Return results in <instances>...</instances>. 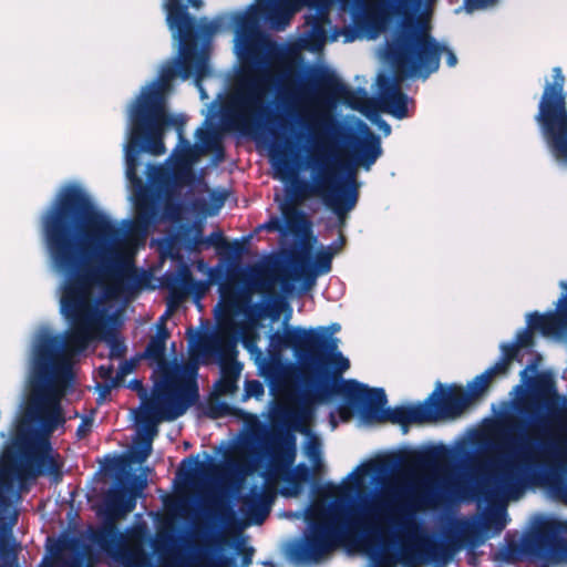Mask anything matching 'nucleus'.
I'll return each instance as SVG.
<instances>
[{
  "mask_svg": "<svg viewBox=\"0 0 567 567\" xmlns=\"http://www.w3.org/2000/svg\"><path fill=\"white\" fill-rule=\"evenodd\" d=\"M41 228L53 267L66 277L60 309L70 330L63 338L43 334L34 347L13 445L0 454V532H12L18 522L21 485L40 476L53 484L63 480L64 461L50 436L65 422L61 400L74 379L66 357L87 348L101 321L92 287L110 282L132 291L143 284L135 266L110 246L118 227L81 186L70 184L58 193L41 217Z\"/></svg>",
  "mask_w": 567,
  "mask_h": 567,
  "instance_id": "1",
  "label": "nucleus"
},
{
  "mask_svg": "<svg viewBox=\"0 0 567 567\" xmlns=\"http://www.w3.org/2000/svg\"><path fill=\"white\" fill-rule=\"evenodd\" d=\"M287 540L281 551L296 566L317 564L336 549L362 555L374 564L401 561L406 566L426 563L430 534H301Z\"/></svg>",
  "mask_w": 567,
  "mask_h": 567,
  "instance_id": "2",
  "label": "nucleus"
},
{
  "mask_svg": "<svg viewBox=\"0 0 567 567\" xmlns=\"http://www.w3.org/2000/svg\"><path fill=\"white\" fill-rule=\"evenodd\" d=\"M350 147L353 165L333 159L323 144H316L308 156L307 165L316 173L313 183H303L300 195L303 198L320 195L326 205L338 216L343 226L349 212L359 199V184L355 167L370 171L382 155L380 136L363 124V136L351 134L346 140Z\"/></svg>",
  "mask_w": 567,
  "mask_h": 567,
  "instance_id": "3",
  "label": "nucleus"
},
{
  "mask_svg": "<svg viewBox=\"0 0 567 567\" xmlns=\"http://www.w3.org/2000/svg\"><path fill=\"white\" fill-rule=\"evenodd\" d=\"M165 10L166 23L174 38L179 41V55L162 66L158 78L142 90L132 109L166 103V95L176 76L182 80L194 76L195 84L204 96L200 83L210 73L209 52L205 45L209 44L213 35L220 29V23L206 18L197 20L187 12V7L181 0H167Z\"/></svg>",
  "mask_w": 567,
  "mask_h": 567,
  "instance_id": "4",
  "label": "nucleus"
},
{
  "mask_svg": "<svg viewBox=\"0 0 567 567\" xmlns=\"http://www.w3.org/2000/svg\"><path fill=\"white\" fill-rule=\"evenodd\" d=\"M441 498L439 485L431 480L416 484L384 485L383 491L372 499H364L351 506L343 515L342 526H309L302 532H487L475 527L463 517L462 527L429 529L421 525L402 528H383V524L421 508L436 506Z\"/></svg>",
  "mask_w": 567,
  "mask_h": 567,
  "instance_id": "5",
  "label": "nucleus"
},
{
  "mask_svg": "<svg viewBox=\"0 0 567 567\" xmlns=\"http://www.w3.org/2000/svg\"><path fill=\"white\" fill-rule=\"evenodd\" d=\"M240 56L249 65H245L235 79L221 113L223 124L241 135H252L275 124L286 127L285 118L274 112L268 101L274 79L261 70L265 58L260 48L254 40L245 39Z\"/></svg>",
  "mask_w": 567,
  "mask_h": 567,
  "instance_id": "6",
  "label": "nucleus"
},
{
  "mask_svg": "<svg viewBox=\"0 0 567 567\" xmlns=\"http://www.w3.org/2000/svg\"><path fill=\"white\" fill-rule=\"evenodd\" d=\"M312 372L306 373L303 384L306 392L302 395L287 393L282 400L272 402L270 421L286 431L282 442L288 450L290 460L295 456L296 440L291 432L309 433V422L313 415V404L328 400L319 399V392L324 385L332 386L342 383V373L350 368V361L341 352L332 353L326 363L311 367Z\"/></svg>",
  "mask_w": 567,
  "mask_h": 567,
  "instance_id": "7",
  "label": "nucleus"
},
{
  "mask_svg": "<svg viewBox=\"0 0 567 567\" xmlns=\"http://www.w3.org/2000/svg\"><path fill=\"white\" fill-rule=\"evenodd\" d=\"M442 54H445L449 68L457 64L455 53L431 34L427 22H405L389 48V55L398 75L423 80L440 69Z\"/></svg>",
  "mask_w": 567,
  "mask_h": 567,
  "instance_id": "8",
  "label": "nucleus"
},
{
  "mask_svg": "<svg viewBox=\"0 0 567 567\" xmlns=\"http://www.w3.org/2000/svg\"><path fill=\"white\" fill-rule=\"evenodd\" d=\"M566 76L560 66L546 78L534 121L553 162L567 171V92Z\"/></svg>",
  "mask_w": 567,
  "mask_h": 567,
  "instance_id": "9",
  "label": "nucleus"
},
{
  "mask_svg": "<svg viewBox=\"0 0 567 567\" xmlns=\"http://www.w3.org/2000/svg\"><path fill=\"white\" fill-rule=\"evenodd\" d=\"M447 456L449 450L441 445L413 451L405 457L391 455L373 460L358 466L347 476L341 485L328 482L318 486L316 492L319 495L328 497L340 496L343 498H350L354 493L360 494L363 488L364 476L368 474H375L384 477L393 473L401 464L416 468H431L444 462Z\"/></svg>",
  "mask_w": 567,
  "mask_h": 567,
  "instance_id": "10",
  "label": "nucleus"
},
{
  "mask_svg": "<svg viewBox=\"0 0 567 567\" xmlns=\"http://www.w3.org/2000/svg\"><path fill=\"white\" fill-rule=\"evenodd\" d=\"M199 399L198 388L190 386L178 390L154 389L153 400L136 416V422L143 427L141 437L154 440L157 424L162 421H174L186 413Z\"/></svg>",
  "mask_w": 567,
  "mask_h": 567,
  "instance_id": "11",
  "label": "nucleus"
},
{
  "mask_svg": "<svg viewBox=\"0 0 567 567\" xmlns=\"http://www.w3.org/2000/svg\"><path fill=\"white\" fill-rule=\"evenodd\" d=\"M136 505L135 495L125 487L110 489L97 508L99 526L90 525L84 532H151L146 523H140L121 529L118 520L131 513ZM62 532H83L76 525H69Z\"/></svg>",
  "mask_w": 567,
  "mask_h": 567,
  "instance_id": "12",
  "label": "nucleus"
},
{
  "mask_svg": "<svg viewBox=\"0 0 567 567\" xmlns=\"http://www.w3.org/2000/svg\"><path fill=\"white\" fill-rule=\"evenodd\" d=\"M272 284L267 274L261 269H254L249 287L245 289H234L221 286V312L227 316L244 313L251 323H257L267 316L268 307L261 302L251 303L252 291L266 292Z\"/></svg>",
  "mask_w": 567,
  "mask_h": 567,
  "instance_id": "13",
  "label": "nucleus"
},
{
  "mask_svg": "<svg viewBox=\"0 0 567 567\" xmlns=\"http://www.w3.org/2000/svg\"><path fill=\"white\" fill-rule=\"evenodd\" d=\"M143 358L156 364L153 372L154 389L178 390L195 386V368H181L166 359V344L159 338H151L143 353Z\"/></svg>",
  "mask_w": 567,
  "mask_h": 567,
  "instance_id": "14",
  "label": "nucleus"
},
{
  "mask_svg": "<svg viewBox=\"0 0 567 567\" xmlns=\"http://www.w3.org/2000/svg\"><path fill=\"white\" fill-rule=\"evenodd\" d=\"M130 113L151 137L150 148L155 156L163 155L166 151L164 144V133L166 127L175 128L178 142H183L186 138V117L182 114H169L166 109V103L131 109Z\"/></svg>",
  "mask_w": 567,
  "mask_h": 567,
  "instance_id": "15",
  "label": "nucleus"
},
{
  "mask_svg": "<svg viewBox=\"0 0 567 567\" xmlns=\"http://www.w3.org/2000/svg\"><path fill=\"white\" fill-rule=\"evenodd\" d=\"M246 534H59V538L50 535L47 537V549L51 561H45L42 567H54V563L62 558L63 553L70 547L69 536L100 540V539H245Z\"/></svg>",
  "mask_w": 567,
  "mask_h": 567,
  "instance_id": "16",
  "label": "nucleus"
},
{
  "mask_svg": "<svg viewBox=\"0 0 567 567\" xmlns=\"http://www.w3.org/2000/svg\"><path fill=\"white\" fill-rule=\"evenodd\" d=\"M334 395L343 398L354 408L364 406V415L378 421H380V415L385 410L384 406L388 402L385 391L382 388L370 389L353 379L332 386L324 385L319 392V399L321 400H329Z\"/></svg>",
  "mask_w": 567,
  "mask_h": 567,
  "instance_id": "17",
  "label": "nucleus"
},
{
  "mask_svg": "<svg viewBox=\"0 0 567 567\" xmlns=\"http://www.w3.org/2000/svg\"><path fill=\"white\" fill-rule=\"evenodd\" d=\"M532 537V564L537 567L567 566V534H522Z\"/></svg>",
  "mask_w": 567,
  "mask_h": 567,
  "instance_id": "18",
  "label": "nucleus"
},
{
  "mask_svg": "<svg viewBox=\"0 0 567 567\" xmlns=\"http://www.w3.org/2000/svg\"><path fill=\"white\" fill-rule=\"evenodd\" d=\"M437 390L440 393L435 390L425 400L426 405L434 410L435 421L456 416L471 404V396L462 386L453 384L445 389L439 383Z\"/></svg>",
  "mask_w": 567,
  "mask_h": 567,
  "instance_id": "19",
  "label": "nucleus"
},
{
  "mask_svg": "<svg viewBox=\"0 0 567 567\" xmlns=\"http://www.w3.org/2000/svg\"><path fill=\"white\" fill-rule=\"evenodd\" d=\"M311 87L320 95L336 102L341 101L353 110H359L362 103L360 92L344 84L333 73L320 71L310 82Z\"/></svg>",
  "mask_w": 567,
  "mask_h": 567,
  "instance_id": "20",
  "label": "nucleus"
},
{
  "mask_svg": "<svg viewBox=\"0 0 567 567\" xmlns=\"http://www.w3.org/2000/svg\"><path fill=\"white\" fill-rule=\"evenodd\" d=\"M394 73L396 70L394 69ZM406 78L402 74L379 75L378 86L382 110L392 116L402 120L408 116V95L402 92L400 82Z\"/></svg>",
  "mask_w": 567,
  "mask_h": 567,
  "instance_id": "21",
  "label": "nucleus"
},
{
  "mask_svg": "<svg viewBox=\"0 0 567 567\" xmlns=\"http://www.w3.org/2000/svg\"><path fill=\"white\" fill-rule=\"evenodd\" d=\"M302 363L319 367L326 359L337 353L339 340L328 334L324 327L307 329Z\"/></svg>",
  "mask_w": 567,
  "mask_h": 567,
  "instance_id": "22",
  "label": "nucleus"
},
{
  "mask_svg": "<svg viewBox=\"0 0 567 567\" xmlns=\"http://www.w3.org/2000/svg\"><path fill=\"white\" fill-rule=\"evenodd\" d=\"M130 136L125 148L126 176L132 183H140L138 166L140 154L146 152L153 155L151 151V137L142 128L138 122L130 114Z\"/></svg>",
  "mask_w": 567,
  "mask_h": 567,
  "instance_id": "23",
  "label": "nucleus"
},
{
  "mask_svg": "<svg viewBox=\"0 0 567 567\" xmlns=\"http://www.w3.org/2000/svg\"><path fill=\"white\" fill-rule=\"evenodd\" d=\"M560 287L567 289V282L561 281ZM527 322L532 330L539 331L543 336H555L567 331V296L559 299L556 311L546 313L535 311L528 316Z\"/></svg>",
  "mask_w": 567,
  "mask_h": 567,
  "instance_id": "24",
  "label": "nucleus"
},
{
  "mask_svg": "<svg viewBox=\"0 0 567 567\" xmlns=\"http://www.w3.org/2000/svg\"><path fill=\"white\" fill-rule=\"evenodd\" d=\"M518 534H505L503 543L491 555V559L498 565H515L522 561L532 563V537Z\"/></svg>",
  "mask_w": 567,
  "mask_h": 567,
  "instance_id": "25",
  "label": "nucleus"
},
{
  "mask_svg": "<svg viewBox=\"0 0 567 567\" xmlns=\"http://www.w3.org/2000/svg\"><path fill=\"white\" fill-rule=\"evenodd\" d=\"M536 396L529 401L523 412L530 419L532 425L537 430L545 429L547 417L538 413L539 408L544 404L550 409L549 399L556 398V388L553 378L549 374L538 375L535 383Z\"/></svg>",
  "mask_w": 567,
  "mask_h": 567,
  "instance_id": "26",
  "label": "nucleus"
},
{
  "mask_svg": "<svg viewBox=\"0 0 567 567\" xmlns=\"http://www.w3.org/2000/svg\"><path fill=\"white\" fill-rule=\"evenodd\" d=\"M434 410L427 406L425 401L415 405H401L388 408L380 415V421H389L393 424L406 426L435 421Z\"/></svg>",
  "mask_w": 567,
  "mask_h": 567,
  "instance_id": "27",
  "label": "nucleus"
},
{
  "mask_svg": "<svg viewBox=\"0 0 567 567\" xmlns=\"http://www.w3.org/2000/svg\"><path fill=\"white\" fill-rule=\"evenodd\" d=\"M161 206L151 194H142L135 200V218L130 225L131 231L146 234L151 226L162 221Z\"/></svg>",
  "mask_w": 567,
  "mask_h": 567,
  "instance_id": "28",
  "label": "nucleus"
},
{
  "mask_svg": "<svg viewBox=\"0 0 567 567\" xmlns=\"http://www.w3.org/2000/svg\"><path fill=\"white\" fill-rule=\"evenodd\" d=\"M458 551L460 544L454 536L429 535L426 537V563L435 567L446 566Z\"/></svg>",
  "mask_w": 567,
  "mask_h": 567,
  "instance_id": "29",
  "label": "nucleus"
},
{
  "mask_svg": "<svg viewBox=\"0 0 567 567\" xmlns=\"http://www.w3.org/2000/svg\"><path fill=\"white\" fill-rule=\"evenodd\" d=\"M165 286L168 289V311H172L186 299L190 289L195 286V280L190 270L183 267L178 275L165 276Z\"/></svg>",
  "mask_w": 567,
  "mask_h": 567,
  "instance_id": "30",
  "label": "nucleus"
},
{
  "mask_svg": "<svg viewBox=\"0 0 567 567\" xmlns=\"http://www.w3.org/2000/svg\"><path fill=\"white\" fill-rule=\"evenodd\" d=\"M306 332L307 329L301 327H287L284 333L276 331L270 336L269 346L278 352L291 348L296 355L302 361L307 338Z\"/></svg>",
  "mask_w": 567,
  "mask_h": 567,
  "instance_id": "31",
  "label": "nucleus"
},
{
  "mask_svg": "<svg viewBox=\"0 0 567 567\" xmlns=\"http://www.w3.org/2000/svg\"><path fill=\"white\" fill-rule=\"evenodd\" d=\"M331 23L329 12H315L306 16V24L309 27L307 37L313 49L321 48L327 41V27Z\"/></svg>",
  "mask_w": 567,
  "mask_h": 567,
  "instance_id": "32",
  "label": "nucleus"
},
{
  "mask_svg": "<svg viewBox=\"0 0 567 567\" xmlns=\"http://www.w3.org/2000/svg\"><path fill=\"white\" fill-rule=\"evenodd\" d=\"M291 264L295 270V278L298 280L302 279L305 290L311 289L320 274L315 271L311 266L309 252L306 250L296 252L292 256Z\"/></svg>",
  "mask_w": 567,
  "mask_h": 567,
  "instance_id": "33",
  "label": "nucleus"
},
{
  "mask_svg": "<svg viewBox=\"0 0 567 567\" xmlns=\"http://www.w3.org/2000/svg\"><path fill=\"white\" fill-rule=\"evenodd\" d=\"M205 352L218 359L220 365H227L226 361L234 360L237 354L234 340L221 336L209 341L205 348Z\"/></svg>",
  "mask_w": 567,
  "mask_h": 567,
  "instance_id": "34",
  "label": "nucleus"
},
{
  "mask_svg": "<svg viewBox=\"0 0 567 567\" xmlns=\"http://www.w3.org/2000/svg\"><path fill=\"white\" fill-rule=\"evenodd\" d=\"M240 374L238 365H221L220 378L215 384L219 394H233L238 389L237 381Z\"/></svg>",
  "mask_w": 567,
  "mask_h": 567,
  "instance_id": "35",
  "label": "nucleus"
},
{
  "mask_svg": "<svg viewBox=\"0 0 567 567\" xmlns=\"http://www.w3.org/2000/svg\"><path fill=\"white\" fill-rule=\"evenodd\" d=\"M271 501L272 496L262 492L245 502L248 505L250 518L258 524L262 523L270 512Z\"/></svg>",
  "mask_w": 567,
  "mask_h": 567,
  "instance_id": "36",
  "label": "nucleus"
},
{
  "mask_svg": "<svg viewBox=\"0 0 567 567\" xmlns=\"http://www.w3.org/2000/svg\"><path fill=\"white\" fill-rule=\"evenodd\" d=\"M0 567H19L18 544L13 534H0Z\"/></svg>",
  "mask_w": 567,
  "mask_h": 567,
  "instance_id": "37",
  "label": "nucleus"
},
{
  "mask_svg": "<svg viewBox=\"0 0 567 567\" xmlns=\"http://www.w3.org/2000/svg\"><path fill=\"white\" fill-rule=\"evenodd\" d=\"M198 244L204 245L206 248L215 247L218 252L231 251L235 254H240L243 251V244L239 241H234L231 245L226 240L224 234L220 230L213 231L206 238H202L197 241Z\"/></svg>",
  "mask_w": 567,
  "mask_h": 567,
  "instance_id": "38",
  "label": "nucleus"
},
{
  "mask_svg": "<svg viewBox=\"0 0 567 567\" xmlns=\"http://www.w3.org/2000/svg\"><path fill=\"white\" fill-rule=\"evenodd\" d=\"M523 532L560 533L567 532V525L556 518L538 515L533 519L532 525L526 527Z\"/></svg>",
  "mask_w": 567,
  "mask_h": 567,
  "instance_id": "39",
  "label": "nucleus"
},
{
  "mask_svg": "<svg viewBox=\"0 0 567 567\" xmlns=\"http://www.w3.org/2000/svg\"><path fill=\"white\" fill-rule=\"evenodd\" d=\"M311 477V470L305 465L299 464L295 472L287 478L290 487L282 489V495L285 496H297L300 492L301 484L306 483Z\"/></svg>",
  "mask_w": 567,
  "mask_h": 567,
  "instance_id": "40",
  "label": "nucleus"
},
{
  "mask_svg": "<svg viewBox=\"0 0 567 567\" xmlns=\"http://www.w3.org/2000/svg\"><path fill=\"white\" fill-rule=\"evenodd\" d=\"M270 157L275 169L281 178L292 172L291 161L287 152L276 142L270 147Z\"/></svg>",
  "mask_w": 567,
  "mask_h": 567,
  "instance_id": "41",
  "label": "nucleus"
},
{
  "mask_svg": "<svg viewBox=\"0 0 567 567\" xmlns=\"http://www.w3.org/2000/svg\"><path fill=\"white\" fill-rule=\"evenodd\" d=\"M443 536L456 537L457 544H460V550L462 548L477 549L483 546L488 539L498 536L499 534H442Z\"/></svg>",
  "mask_w": 567,
  "mask_h": 567,
  "instance_id": "42",
  "label": "nucleus"
},
{
  "mask_svg": "<svg viewBox=\"0 0 567 567\" xmlns=\"http://www.w3.org/2000/svg\"><path fill=\"white\" fill-rule=\"evenodd\" d=\"M338 252H340V246L334 249L333 247L320 249L315 257V264H311L315 271L320 275L330 272L332 269V259Z\"/></svg>",
  "mask_w": 567,
  "mask_h": 567,
  "instance_id": "43",
  "label": "nucleus"
},
{
  "mask_svg": "<svg viewBox=\"0 0 567 567\" xmlns=\"http://www.w3.org/2000/svg\"><path fill=\"white\" fill-rule=\"evenodd\" d=\"M181 150L177 154L176 161L179 165L192 166L199 157V150L196 145H192L187 138L178 142Z\"/></svg>",
  "mask_w": 567,
  "mask_h": 567,
  "instance_id": "44",
  "label": "nucleus"
},
{
  "mask_svg": "<svg viewBox=\"0 0 567 567\" xmlns=\"http://www.w3.org/2000/svg\"><path fill=\"white\" fill-rule=\"evenodd\" d=\"M152 443L153 441L150 439V436L140 437L131 454L132 462L143 464L152 453Z\"/></svg>",
  "mask_w": 567,
  "mask_h": 567,
  "instance_id": "45",
  "label": "nucleus"
},
{
  "mask_svg": "<svg viewBox=\"0 0 567 567\" xmlns=\"http://www.w3.org/2000/svg\"><path fill=\"white\" fill-rule=\"evenodd\" d=\"M206 467V463L199 462L198 456L190 455L182 461L178 474H183L186 480H189L196 472H204Z\"/></svg>",
  "mask_w": 567,
  "mask_h": 567,
  "instance_id": "46",
  "label": "nucleus"
},
{
  "mask_svg": "<svg viewBox=\"0 0 567 567\" xmlns=\"http://www.w3.org/2000/svg\"><path fill=\"white\" fill-rule=\"evenodd\" d=\"M491 382L492 381L484 373L476 375L467 385V393L471 396V402L483 395V393L488 389Z\"/></svg>",
  "mask_w": 567,
  "mask_h": 567,
  "instance_id": "47",
  "label": "nucleus"
},
{
  "mask_svg": "<svg viewBox=\"0 0 567 567\" xmlns=\"http://www.w3.org/2000/svg\"><path fill=\"white\" fill-rule=\"evenodd\" d=\"M109 348H110V359H122L125 357L127 348L124 340L118 337L116 333H111L105 339Z\"/></svg>",
  "mask_w": 567,
  "mask_h": 567,
  "instance_id": "48",
  "label": "nucleus"
},
{
  "mask_svg": "<svg viewBox=\"0 0 567 567\" xmlns=\"http://www.w3.org/2000/svg\"><path fill=\"white\" fill-rule=\"evenodd\" d=\"M548 491L551 496L567 505V481L563 477H555L548 484Z\"/></svg>",
  "mask_w": 567,
  "mask_h": 567,
  "instance_id": "49",
  "label": "nucleus"
},
{
  "mask_svg": "<svg viewBox=\"0 0 567 567\" xmlns=\"http://www.w3.org/2000/svg\"><path fill=\"white\" fill-rule=\"evenodd\" d=\"M155 532H244L241 527L226 528V527H174V526H159Z\"/></svg>",
  "mask_w": 567,
  "mask_h": 567,
  "instance_id": "50",
  "label": "nucleus"
},
{
  "mask_svg": "<svg viewBox=\"0 0 567 567\" xmlns=\"http://www.w3.org/2000/svg\"><path fill=\"white\" fill-rule=\"evenodd\" d=\"M196 136L203 145L209 151H223L220 141L213 131L198 128Z\"/></svg>",
  "mask_w": 567,
  "mask_h": 567,
  "instance_id": "51",
  "label": "nucleus"
},
{
  "mask_svg": "<svg viewBox=\"0 0 567 567\" xmlns=\"http://www.w3.org/2000/svg\"><path fill=\"white\" fill-rule=\"evenodd\" d=\"M231 406L223 401H210L207 409V416L213 420L231 414Z\"/></svg>",
  "mask_w": 567,
  "mask_h": 567,
  "instance_id": "52",
  "label": "nucleus"
},
{
  "mask_svg": "<svg viewBox=\"0 0 567 567\" xmlns=\"http://www.w3.org/2000/svg\"><path fill=\"white\" fill-rule=\"evenodd\" d=\"M284 216L289 229L295 230L306 223L305 215L297 208H289L284 212Z\"/></svg>",
  "mask_w": 567,
  "mask_h": 567,
  "instance_id": "53",
  "label": "nucleus"
},
{
  "mask_svg": "<svg viewBox=\"0 0 567 567\" xmlns=\"http://www.w3.org/2000/svg\"><path fill=\"white\" fill-rule=\"evenodd\" d=\"M265 393L264 384L259 380H247L244 386V400L260 399Z\"/></svg>",
  "mask_w": 567,
  "mask_h": 567,
  "instance_id": "54",
  "label": "nucleus"
},
{
  "mask_svg": "<svg viewBox=\"0 0 567 567\" xmlns=\"http://www.w3.org/2000/svg\"><path fill=\"white\" fill-rule=\"evenodd\" d=\"M288 14L295 13L306 7L307 0H274Z\"/></svg>",
  "mask_w": 567,
  "mask_h": 567,
  "instance_id": "55",
  "label": "nucleus"
},
{
  "mask_svg": "<svg viewBox=\"0 0 567 567\" xmlns=\"http://www.w3.org/2000/svg\"><path fill=\"white\" fill-rule=\"evenodd\" d=\"M278 101L285 107L287 114L291 115L295 102V93L288 87L284 86L278 95Z\"/></svg>",
  "mask_w": 567,
  "mask_h": 567,
  "instance_id": "56",
  "label": "nucleus"
},
{
  "mask_svg": "<svg viewBox=\"0 0 567 567\" xmlns=\"http://www.w3.org/2000/svg\"><path fill=\"white\" fill-rule=\"evenodd\" d=\"M135 365L136 362L134 360H124L123 362H121L118 370L113 379L115 383L121 384L124 378L133 372Z\"/></svg>",
  "mask_w": 567,
  "mask_h": 567,
  "instance_id": "57",
  "label": "nucleus"
},
{
  "mask_svg": "<svg viewBox=\"0 0 567 567\" xmlns=\"http://www.w3.org/2000/svg\"><path fill=\"white\" fill-rule=\"evenodd\" d=\"M533 330L528 327L527 329H524L519 331L516 336L515 344L520 348H529L534 344V336Z\"/></svg>",
  "mask_w": 567,
  "mask_h": 567,
  "instance_id": "58",
  "label": "nucleus"
},
{
  "mask_svg": "<svg viewBox=\"0 0 567 567\" xmlns=\"http://www.w3.org/2000/svg\"><path fill=\"white\" fill-rule=\"evenodd\" d=\"M497 0H464V8L468 13L475 10L486 9L494 6Z\"/></svg>",
  "mask_w": 567,
  "mask_h": 567,
  "instance_id": "59",
  "label": "nucleus"
},
{
  "mask_svg": "<svg viewBox=\"0 0 567 567\" xmlns=\"http://www.w3.org/2000/svg\"><path fill=\"white\" fill-rule=\"evenodd\" d=\"M508 368L509 364L503 359H499L494 365L489 367L483 373L492 381L494 377L506 373Z\"/></svg>",
  "mask_w": 567,
  "mask_h": 567,
  "instance_id": "60",
  "label": "nucleus"
},
{
  "mask_svg": "<svg viewBox=\"0 0 567 567\" xmlns=\"http://www.w3.org/2000/svg\"><path fill=\"white\" fill-rule=\"evenodd\" d=\"M501 349L503 352V355L501 359L506 361L508 364H511V362L516 359V357L518 355V352H519V348L514 342L513 343H503L501 346Z\"/></svg>",
  "mask_w": 567,
  "mask_h": 567,
  "instance_id": "61",
  "label": "nucleus"
},
{
  "mask_svg": "<svg viewBox=\"0 0 567 567\" xmlns=\"http://www.w3.org/2000/svg\"><path fill=\"white\" fill-rule=\"evenodd\" d=\"M55 567H82V557L80 554H76L71 557L63 556L59 560L54 563Z\"/></svg>",
  "mask_w": 567,
  "mask_h": 567,
  "instance_id": "62",
  "label": "nucleus"
},
{
  "mask_svg": "<svg viewBox=\"0 0 567 567\" xmlns=\"http://www.w3.org/2000/svg\"><path fill=\"white\" fill-rule=\"evenodd\" d=\"M495 477H497V482L499 484L509 486L514 481L515 474L511 466H506Z\"/></svg>",
  "mask_w": 567,
  "mask_h": 567,
  "instance_id": "63",
  "label": "nucleus"
},
{
  "mask_svg": "<svg viewBox=\"0 0 567 567\" xmlns=\"http://www.w3.org/2000/svg\"><path fill=\"white\" fill-rule=\"evenodd\" d=\"M331 0H307L306 7L315 8L316 12H329Z\"/></svg>",
  "mask_w": 567,
  "mask_h": 567,
  "instance_id": "64",
  "label": "nucleus"
}]
</instances>
